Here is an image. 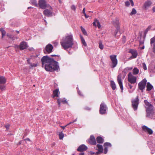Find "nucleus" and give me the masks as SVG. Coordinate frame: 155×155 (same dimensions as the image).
<instances>
[{
	"label": "nucleus",
	"instance_id": "1",
	"mask_svg": "<svg viewBox=\"0 0 155 155\" xmlns=\"http://www.w3.org/2000/svg\"><path fill=\"white\" fill-rule=\"evenodd\" d=\"M41 61L42 66H45L47 71H52L59 69L58 62L48 56H44L41 59Z\"/></svg>",
	"mask_w": 155,
	"mask_h": 155
},
{
	"label": "nucleus",
	"instance_id": "2",
	"mask_svg": "<svg viewBox=\"0 0 155 155\" xmlns=\"http://www.w3.org/2000/svg\"><path fill=\"white\" fill-rule=\"evenodd\" d=\"M60 43L62 47L65 50H68L70 48H73L74 49L75 48H78L77 45L75 48L73 47L74 43L73 36L71 34L68 35L63 37L61 40Z\"/></svg>",
	"mask_w": 155,
	"mask_h": 155
},
{
	"label": "nucleus",
	"instance_id": "3",
	"mask_svg": "<svg viewBox=\"0 0 155 155\" xmlns=\"http://www.w3.org/2000/svg\"><path fill=\"white\" fill-rule=\"evenodd\" d=\"M144 103L145 105L146 117L153 119L155 116V114L153 106L147 100H145Z\"/></svg>",
	"mask_w": 155,
	"mask_h": 155
},
{
	"label": "nucleus",
	"instance_id": "4",
	"mask_svg": "<svg viewBox=\"0 0 155 155\" xmlns=\"http://www.w3.org/2000/svg\"><path fill=\"white\" fill-rule=\"evenodd\" d=\"M110 58L111 62V67L114 68L116 67L117 64V55H112L110 56Z\"/></svg>",
	"mask_w": 155,
	"mask_h": 155
},
{
	"label": "nucleus",
	"instance_id": "5",
	"mask_svg": "<svg viewBox=\"0 0 155 155\" xmlns=\"http://www.w3.org/2000/svg\"><path fill=\"white\" fill-rule=\"evenodd\" d=\"M128 81L131 84H134L136 83L137 81L136 77L134 76L131 72L129 73L128 75Z\"/></svg>",
	"mask_w": 155,
	"mask_h": 155
},
{
	"label": "nucleus",
	"instance_id": "6",
	"mask_svg": "<svg viewBox=\"0 0 155 155\" xmlns=\"http://www.w3.org/2000/svg\"><path fill=\"white\" fill-rule=\"evenodd\" d=\"M139 100L138 96H137L132 101V107L135 111L137 110Z\"/></svg>",
	"mask_w": 155,
	"mask_h": 155
},
{
	"label": "nucleus",
	"instance_id": "7",
	"mask_svg": "<svg viewBox=\"0 0 155 155\" xmlns=\"http://www.w3.org/2000/svg\"><path fill=\"white\" fill-rule=\"evenodd\" d=\"M147 81V80L144 78L138 84V88L142 92H143V90L145 87Z\"/></svg>",
	"mask_w": 155,
	"mask_h": 155
},
{
	"label": "nucleus",
	"instance_id": "8",
	"mask_svg": "<svg viewBox=\"0 0 155 155\" xmlns=\"http://www.w3.org/2000/svg\"><path fill=\"white\" fill-rule=\"evenodd\" d=\"M107 107L106 105L103 103L100 105V113L101 114H104L106 113Z\"/></svg>",
	"mask_w": 155,
	"mask_h": 155
},
{
	"label": "nucleus",
	"instance_id": "9",
	"mask_svg": "<svg viewBox=\"0 0 155 155\" xmlns=\"http://www.w3.org/2000/svg\"><path fill=\"white\" fill-rule=\"evenodd\" d=\"M28 47V45L27 43L24 41L21 42L19 46L18 45L15 46V48H18L19 47L20 49L21 50L26 49Z\"/></svg>",
	"mask_w": 155,
	"mask_h": 155
},
{
	"label": "nucleus",
	"instance_id": "10",
	"mask_svg": "<svg viewBox=\"0 0 155 155\" xmlns=\"http://www.w3.org/2000/svg\"><path fill=\"white\" fill-rule=\"evenodd\" d=\"M117 80L120 89L121 90V92H122L123 90V87L121 80V74H120L118 76Z\"/></svg>",
	"mask_w": 155,
	"mask_h": 155
},
{
	"label": "nucleus",
	"instance_id": "11",
	"mask_svg": "<svg viewBox=\"0 0 155 155\" xmlns=\"http://www.w3.org/2000/svg\"><path fill=\"white\" fill-rule=\"evenodd\" d=\"M142 128L143 131L147 133L149 135L152 134L153 133L152 130L146 126L144 125L143 126Z\"/></svg>",
	"mask_w": 155,
	"mask_h": 155
},
{
	"label": "nucleus",
	"instance_id": "12",
	"mask_svg": "<svg viewBox=\"0 0 155 155\" xmlns=\"http://www.w3.org/2000/svg\"><path fill=\"white\" fill-rule=\"evenodd\" d=\"M104 153L106 154L108 151V148L111 147L112 146L111 144L109 142H106L104 143Z\"/></svg>",
	"mask_w": 155,
	"mask_h": 155
},
{
	"label": "nucleus",
	"instance_id": "13",
	"mask_svg": "<svg viewBox=\"0 0 155 155\" xmlns=\"http://www.w3.org/2000/svg\"><path fill=\"white\" fill-rule=\"evenodd\" d=\"M38 4L40 8L42 9L45 8L47 6L45 0H40Z\"/></svg>",
	"mask_w": 155,
	"mask_h": 155
},
{
	"label": "nucleus",
	"instance_id": "14",
	"mask_svg": "<svg viewBox=\"0 0 155 155\" xmlns=\"http://www.w3.org/2000/svg\"><path fill=\"white\" fill-rule=\"evenodd\" d=\"M129 52L131 54L132 56L130 58L133 59L136 58L137 55V53L136 50L130 49Z\"/></svg>",
	"mask_w": 155,
	"mask_h": 155
},
{
	"label": "nucleus",
	"instance_id": "15",
	"mask_svg": "<svg viewBox=\"0 0 155 155\" xmlns=\"http://www.w3.org/2000/svg\"><path fill=\"white\" fill-rule=\"evenodd\" d=\"M87 149V147L84 144L80 145L77 149L78 151L82 152L86 150Z\"/></svg>",
	"mask_w": 155,
	"mask_h": 155
},
{
	"label": "nucleus",
	"instance_id": "16",
	"mask_svg": "<svg viewBox=\"0 0 155 155\" xmlns=\"http://www.w3.org/2000/svg\"><path fill=\"white\" fill-rule=\"evenodd\" d=\"M152 4V2L150 0L147 1L144 4L143 8L144 9H147L149 7H150Z\"/></svg>",
	"mask_w": 155,
	"mask_h": 155
},
{
	"label": "nucleus",
	"instance_id": "17",
	"mask_svg": "<svg viewBox=\"0 0 155 155\" xmlns=\"http://www.w3.org/2000/svg\"><path fill=\"white\" fill-rule=\"evenodd\" d=\"M53 48L52 45L51 44H48L45 47V51L47 52L50 53L52 51Z\"/></svg>",
	"mask_w": 155,
	"mask_h": 155
},
{
	"label": "nucleus",
	"instance_id": "18",
	"mask_svg": "<svg viewBox=\"0 0 155 155\" xmlns=\"http://www.w3.org/2000/svg\"><path fill=\"white\" fill-rule=\"evenodd\" d=\"M58 103L60 106L61 104V102L64 104H68L67 101H66L65 98H63L62 99L58 98L57 100Z\"/></svg>",
	"mask_w": 155,
	"mask_h": 155
},
{
	"label": "nucleus",
	"instance_id": "19",
	"mask_svg": "<svg viewBox=\"0 0 155 155\" xmlns=\"http://www.w3.org/2000/svg\"><path fill=\"white\" fill-rule=\"evenodd\" d=\"M89 142L91 144L95 145L96 144L95 139L93 135H91V136Z\"/></svg>",
	"mask_w": 155,
	"mask_h": 155
},
{
	"label": "nucleus",
	"instance_id": "20",
	"mask_svg": "<svg viewBox=\"0 0 155 155\" xmlns=\"http://www.w3.org/2000/svg\"><path fill=\"white\" fill-rule=\"evenodd\" d=\"M120 27H116V30L113 34V35L115 37L117 38L120 35V32H119L120 31Z\"/></svg>",
	"mask_w": 155,
	"mask_h": 155
},
{
	"label": "nucleus",
	"instance_id": "21",
	"mask_svg": "<svg viewBox=\"0 0 155 155\" xmlns=\"http://www.w3.org/2000/svg\"><path fill=\"white\" fill-rule=\"evenodd\" d=\"M93 25L95 26H97L98 28H100L101 25L99 21L97 19H95L93 23Z\"/></svg>",
	"mask_w": 155,
	"mask_h": 155
},
{
	"label": "nucleus",
	"instance_id": "22",
	"mask_svg": "<svg viewBox=\"0 0 155 155\" xmlns=\"http://www.w3.org/2000/svg\"><path fill=\"white\" fill-rule=\"evenodd\" d=\"M43 13L45 15L50 16L52 15V12L48 9H45L43 12Z\"/></svg>",
	"mask_w": 155,
	"mask_h": 155
},
{
	"label": "nucleus",
	"instance_id": "23",
	"mask_svg": "<svg viewBox=\"0 0 155 155\" xmlns=\"http://www.w3.org/2000/svg\"><path fill=\"white\" fill-rule=\"evenodd\" d=\"M59 94L60 93L59 92L58 89H56L53 92V97H58Z\"/></svg>",
	"mask_w": 155,
	"mask_h": 155
},
{
	"label": "nucleus",
	"instance_id": "24",
	"mask_svg": "<svg viewBox=\"0 0 155 155\" xmlns=\"http://www.w3.org/2000/svg\"><path fill=\"white\" fill-rule=\"evenodd\" d=\"M153 88V86L150 83L148 82L147 85V91H150Z\"/></svg>",
	"mask_w": 155,
	"mask_h": 155
},
{
	"label": "nucleus",
	"instance_id": "25",
	"mask_svg": "<svg viewBox=\"0 0 155 155\" xmlns=\"http://www.w3.org/2000/svg\"><path fill=\"white\" fill-rule=\"evenodd\" d=\"M6 82V79L5 78L2 76H0V83L1 84H5Z\"/></svg>",
	"mask_w": 155,
	"mask_h": 155
},
{
	"label": "nucleus",
	"instance_id": "26",
	"mask_svg": "<svg viewBox=\"0 0 155 155\" xmlns=\"http://www.w3.org/2000/svg\"><path fill=\"white\" fill-rule=\"evenodd\" d=\"M96 140L97 143H101L104 142V139L101 137H98L96 139Z\"/></svg>",
	"mask_w": 155,
	"mask_h": 155
},
{
	"label": "nucleus",
	"instance_id": "27",
	"mask_svg": "<svg viewBox=\"0 0 155 155\" xmlns=\"http://www.w3.org/2000/svg\"><path fill=\"white\" fill-rule=\"evenodd\" d=\"M113 24L115 26L116 28V27H120L119 26V21L117 19L116 20L114 21H113Z\"/></svg>",
	"mask_w": 155,
	"mask_h": 155
},
{
	"label": "nucleus",
	"instance_id": "28",
	"mask_svg": "<svg viewBox=\"0 0 155 155\" xmlns=\"http://www.w3.org/2000/svg\"><path fill=\"white\" fill-rule=\"evenodd\" d=\"M139 72V69L137 68H134L133 70V74L137 75L138 74Z\"/></svg>",
	"mask_w": 155,
	"mask_h": 155
},
{
	"label": "nucleus",
	"instance_id": "29",
	"mask_svg": "<svg viewBox=\"0 0 155 155\" xmlns=\"http://www.w3.org/2000/svg\"><path fill=\"white\" fill-rule=\"evenodd\" d=\"M110 84L111 87L113 90H114L116 88V85L114 82L113 81H110Z\"/></svg>",
	"mask_w": 155,
	"mask_h": 155
},
{
	"label": "nucleus",
	"instance_id": "30",
	"mask_svg": "<svg viewBox=\"0 0 155 155\" xmlns=\"http://www.w3.org/2000/svg\"><path fill=\"white\" fill-rule=\"evenodd\" d=\"M97 147L98 148V151L101 153H102L103 151L102 146L100 144H97Z\"/></svg>",
	"mask_w": 155,
	"mask_h": 155
},
{
	"label": "nucleus",
	"instance_id": "31",
	"mask_svg": "<svg viewBox=\"0 0 155 155\" xmlns=\"http://www.w3.org/2000/svg\"><path fill=\"white\" fill-rule=\"evenodd\" d=\"M128 85L130 88V89L129 90V92L130 93H132L134 91V89L133 88V86L132 85L130 84H128Z\"/></svg>",
	"mask_w": 155,
	"mask_h": 155
},
{
	"label": "nucleus",
	"instance_id": "32",
	"mask_svg": "<svg viewBox=\"0 0 155 155\" xmlns=\"http://www.w3.org/2000/svg\"><path fill=\"white\" fill-rule=\"evenodd\" d=\"M0 31L2 33V38H3L6 34V32L2 28H0Z\"/></svg>",
	"mask_w": 155,
	"mask_h": 155
},
{
	"label": "nucleus",
	"instance_id": "33",
	"mask_svg": "<svg viewBox=\"0 0 155 155\" xmlns=\"http://www.w3.org/2000/svg\"><path fill=\"white\" fill-rule=\"evenodd\" d=\"M29 68H32L33 67H36L37 66V64L35 63H29Z\"/></svg>",
	"mask_w": 155,
	"mask_h": 155
},
{
	"label": "nucleus",
	"instance_id": "34",
	"mask_svg": "<svg viewBox=\"0 0 155 155\" xmlns=\"http://www.w3.org/2000/svg\"><path fill=\"white\" fill-rule=\"evenodd\" d=\"M80 37H81V41L82 43L83 44V45L84 46H87V44L85 41L84 39L81 35L80 36Z\"/></svg>",
	"mask_w": 155,
	"mask_h": 155
},
{
	"label": "nucleus",
	"instance_id": "35",
	"mask_svg": "<svg viewBox=\"0 0 155 155\" xmlns=\"http://www.w3.org/2000/svg\"><path fill=\"white\" fill-rule=\"evenodd\" d=\"M81 28L83 34L85 35H87V33L85 29L84 28H83L82 26H81Z\"/></svg>",
	"mask_w": 155,
	"mask_h": 155
},
{
	"label": "nucleus",
	"instance_id": "36",
	"mask_svg": "<svg viewBox=\"0 0 155 155\" xmlns=\"http://www.w3.org/2000/svg\"><path fill=\"white\" fill-rule=\"evenodd\" d=\"M155 43V36L152 38L150 39V44L151 45H152L153 44H154Z\"/></svg>",
	"mask_w": 155,
	"mask_h": 155
},
{
	"label": "nucleus",
	"instance_id": "37",
	"mask_svg": "<svg viewBox=\"0 0 155 155\" xmlns=\"http://www.w3.org/2000/svg\"><path fill=\"white\" fill-rule=\"evenodd\" d=\"M59 139L61 140L64 137V134L62 132V131L59 133Z\"/></svg>",
	"mask_w": 155,
	"mask_h": 155
},
{
	"label": "nucleus",
	"instance_id": "38",
	"mask_svg": "<svg viewBox=\"0 0 155 155\" xmlns=\"http://www.w3.org/2000/svg\"><path fill=\"white\" fill-rule=\"evenodd\" d=\"M30 2L32 4L35 6L38 5L37 3L36 0H30Z\"/></svg>",
	"mask_w": 155,
	"mask_h": 155
},
{
	"label": "nucleus",
	"instance_id": "39",
	"mask_svg": "<svg viewBox=\"0 0 155 155\" xmlns=\"http://www.w3.org/2000/svg\"><path fill=\"white\" fill-rule=\"evenodd\" d=\"M137 13V11L134 8H133L132 9V10L131 13H130V15H134L136 14Z\"/></svg>",
	"mask_w": 155,
	"mask_h": 155
},
{
	"label": "nucleus",
	"instance_id": "40",
	"mask_svg": "<svg viewBox=\"0 0 155 155\" xmlns=\"http://www.w3.org/2000/svg\"><path fill=\"white\" fill-rule=\"evenodd\" d=\"M5 86L2 84H0V89L1 91H4L5 90Z\"/></svg>",
	"mask_w": 155,
	"mask_h": 155
},
{
	"label": "nucleus",
	"instance_id": "41",
	"mask_svg": "<svg viewBox=\"0 0 155 155\" xmlns=\"http://www.w3.org/2000/svg\"><path fill=\"white\" fill-rule=\"evenodd\" d=\"M142 66L143 68V69L144 70H146L147 69V67L146 64L145 63H143L142 64Z\"/></svg>",
	"mask_w": 155,
	"mask_h": 155
},
{
	"label": "nucleus",
	"instance_id": "42",
	"mask_svg": "<svg viewBox=\"0 0 155 155\" xmlns=\"http://www.w3.org/2000/svg\"><path fill=\"white\" fill-rule=\"evenodd\" d=\"M99 48L101 50L103 49L104 48V46L101 43H99Z\"/></svg>",
	"mask_w": 155,
	"mask_h": 155
},
{
	"label": "nucleus",
	"instance_id": "43",
	"mask_svg": "<svg viewBox=\"0 0 155 155\" xmlns=\"http://www.w3.org/2000/svg\"><path fill=\"white\" fill-rule=\"evenodd\" d=\"M132 69V67H127L124 69L125 70L127 71L131 70Z\"/></svg>",
	"mask_w": 155,
	"mask_h": 155
},
{
	"label": "nucleus",
	"instance_id": "44",
	"mask_svg": "<svg viewBox=\"0 0 155 155\" xmlns=\"http://www.w3.org/2000/svg\"><path fill=\"white\" fill-rule=\"evenodd\" d=\"M130 5V3L128 1H126L125 2V5L126 6H129Z\"/></svg>",
	"mask_w": 155,
	"mask_h": 155
},
{
	"label": "nucleus",
	"instance_id": "45",
	"mask_svg": "<svg viewBox=\"0 0 155 155\" xmlns=\"http://www.w3.org/2000/svg\"><path fill=\"white\" fill-rule=\"evenodd\" d=\"M153 52L155 53V43L153 45Z\"/></svg>",
	"mask_w": 155,
	"mask_h": 155
},
{
	"label": "nucleus",
	"instance_id": "46",
	"mask_svg": "<svg viewBox=\"0 0 155 155\" xmlns=\"http://www.w3.org/2000/svg\"><path fill=\"white\" fill-rule=\"evenodd\" d=\"M78 94L81 96H83V95L81 93V92L79 90H78Z\"/></svg>",
	"mask_w": 155,
	"mask_h": 155
},
{
	"label": "nucleus",
	"instance_id": "47",
	"mask_svg": "<svg viewBox=\"0 0 155 155\" xmlns=\"http://www.w3.org/2000/svg\"><path fill=\"white\" fill-rule=\"evenodd\" d=\"M71 8L73 10H75L76 9V7L74 5H72L71 6Z\"/></svg>",
	"mask_w": 155,
	"mask_h": 155
},
{
	"label": "nucleus",
	"instance_id": "48",
	"mask_svg": "<svg viewBox=\"0 0 155 155\" xmlns=\"http://www.w3.org/2000/svg\"><path fill=\"white\" fill-rule=\"evenodd\" d=\"M151 27L150 26H149L146 29V32H147L150 29Z\"/></svg>",
	"mask_w": 155,
	"mask_h": 155
},
{
	"label": "nucleus",
	"instance_id": "49",
	"mask_svg": "<svg viewBox=\"0 0 155 155\" xmlns=\"http://www.w3.org/2000/svg\"><path fill=\"white\" fill-rule=\"evenodd\" d=\"M30 58H28L27 59V60L28 64H29V63H31L30 62Z\"/></svg>",
	"mask_w": 155,
	"mask_h": 155
},
{
	"label": "nucleus",
	"instance_id": "50",
	"mask_svg": "<svg viewBox=\"0 0 155 155\" xmlns=\"http://www.w3.org/2000/svg\"><path fill=\"white\" fill-rule=\"evenodd\" d=\"M101 153L99 151H98V152H97L96 153H95V154L97 155H98V154H100Z\"/></svg>",
	"mask_w": 155,
	"mask_h": 155
},
{
	"label": "nucleus",
	"instance_id": "51",
	"mask_svg": "<svg viewBox=\"0 0 155 155\" xmlns=\"http://www.w3.org/2000/svg\"><path fill=\"white\" fill-rule=\"evenodd\" d=\"M5 127L7 129H8L9 127V125L7 124L5 125Z\"/></svg>",
	"mask_w": 155,
	"mask_h": 155
},
{
	"label": "nucleus",
	"instance_id": "52",
	"mask_svg": "<svg viewBox=\"0 0 155 155\" xmlns=\"http://www.w3.org/2000/svg\"><path fill=\"white\" fill-rule=\"evenodd\" d=\"M82 12H83V14H86L85 12V8H83V10Z\"/></svg>",
	"mask_w": 155,
	"mask_h": 155
},
{
	"label": "nucleus",
	"instance_id": "53",
	"mask_svg": "<svg viewBox=\"0 0 155 155\" xmlns=\"http://www.w3.org/2000/svg\"><path fill=\"white\" fill-rule=\"evenodd\" d=\"M123 42L124 43L125 42V40H124L125 39V36H123Z\"/></svg>",
	"mask_w": 155,
	"mask_h": 155
},
{
	"label": "nucleus",
	"instance_id": "54",
	"mask_svg": "<svg viewBox=\"0 0 155 155\" xmlns=\"http://www.w3.org/2000/svg\"><path fill=\"white\" fill-rule=\"evenodd\" d=\"M73 123H74V122H73V121H72V122H70V123H69L68 124H67L66 125V126H68V125H70V124H73Z\"/></svg>",
	"mask_w": 155,
	"mask_h": 155
},
{
	"label": "nucleus",
	"instance_id": "55",
	"mask_svg": "<svg viewBox=\"0 0 155 155\" xmlns=\"http://www.w3.org/2000/svg\"><path fill=\"white\" fill-rule=\"evenodd\" d=\"M152 10L154 12H155V6L153 7L152 8Z\"/></svg>",
	"mask_w": 155,
	"mask_h": 155
},
{
	"label": "nucleus",
	"instance_id": "56",
	"mask_svg": "<svg viewBox=\"0 0 155 155\" xmlns=\"http://www.w3.org/2000/svg\"><path fill=\"white\" fill-rule=\"evenodd\" d=\"M86 18H88L89 17V16H87L86 15V14H84Z\"/></svg>",
	"mask_w": 155,
	"mask_h": 155
},
{
	"label": "nucleus",
	"instance_id": "57",
	"mask_svg": "<svg viewBox=\"0 0 155 155\" xmlns=\"http://www.w3.org/2000/svg\"><path fill=\"white\" fill-rule=\"evenodd\" d=\"M67 126H66V125L64 126H61V127L63 128V130H64V128H65V127Z\"/></svg>",
	"mask_w": 155,
	"mask_h": 155
},
{
	"label": "nucleus",
	"instance_id": "58",
	"mask_svg": "<svg viewBox=\"0 0 155 155\" xmlns=\"http://www.w3.org/2000/svg\"><path fill=\"white\" fill-rule=\"evenodd\" d=\"M84 153H81L79 154V155H84Z\"/></svg>",
	"mask_w": 155,
	"mask_h": 155
},
{
	"label": "nucleus",
	"instance_id": "59",
	"mask_svg": "<svg viewBox=\"0 0 155 155\" xmlns=\"http://www.w3.org/2000/svg\"><path fill=\"white\" fill-rule=\"evenodd\" d=\"M131 3V5L132 6H133L134 5V2H133V1H132V2H130Z\"/></svg>",
	"mask_w": 155,
	"mask_h": 155
},
{
	"label": "nucleus",
	"instance_id": "60",
	"mask_svg": "<svg viewBox=\"0 0 155 155\" xmlns=\"http://www.w3.org/2000/svg\"><path fill=\"white\" fill-rule=\"evenodd\" d=\"M25 140H26L29 141H30V139L28 138H27L26 139H25Z\"/></svg>",
	"mask_w": 155,
	"mask_h": 155
},
{
	"label": "nucleus",
	"instance_id": "61",
	"mask_svg": "<svg viewBox=\"0 0 155 155\" xmlns=\"http://www.w3.org/2000/svg\"><path fill=\"white\" fill-rule=\"evenodd\" d=\"M77 119H75V120H74L73 121L74 123V122H76V121H77Z\"/></svg>",
	"mask_w": 155,
	"mask_h": 155
},
{
	"label": "nucleus",
	"instance_id": "62",
	"mask_svg": "<svg viewBox=\"0 0 155 155\" xmlns=\"http://www.w3.org/2000/svg\"><path fill=\"white\" fill-rule=\"evenodd\" d=\"M15 31L18 33L19 34V31Z\"/></svg>",
	"mask_w": 155,
	"mask_h": 155
},
{
	"label": "nucleus",
	"instance_id": "63",
	"mask_svg": "<svg viewBox=\"0 0 155 155\" xmlns=\"http://www.w3.org/2000/svg\"><path fill=\"white\" fill-rule=\"evenodd\" d=\"M58 1L60 3H62V1L61 0H58Z\"/></svg>",
	"mask_w": 155,
	"mask_h": 155
},
{
	"label": "nucleus",
	"instance_id": "64",
	"mask_svg": "<svg viewBox=\"0 0 155 155\" xmlns=\"http://www.w3.org/2000/svg\"><path fill=\"white\" fill-rule=\"evenodd\" d=\"M144 46H143L141 48V49H144Z\"/></svg>",
	"mask_w": 155,
	"mask_h": 155
}]
</instances>
